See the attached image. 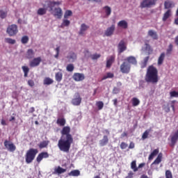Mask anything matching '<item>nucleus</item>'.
I'll return each mask as SVG.
<instances>
[{
  "label": "nucleus",
  "instance_id": "1",
  "mask_svg": "<svg viewBox=\"0 0 178 178\" xmlns=\"http://www.w3.org/2000/svg\"><path fill=\"white\" fill-rule=\"evenodd\" d=\"M70 127H63L60 131L61 136L58 142V147L62 152L69 153L73 143V136L70 134Z\"/></svg>",
  "mask_w": 178,
  "mask_h": 178
},
{
  "label": "nucleus",
  "instance_id": "2",
  "mask_svg": "<svg viewBox=\"0 0 178 178\" xmlns=\"http://www.w3.org/2000/svg\"><path fill=\"white\" fill-rule=\"evenodd\" d=\"M145 81H146V83H151L152 84H156V83L159 81L158 69L155 66L149 65L147 67L145 76Z\"/></svg>",
  "mask_w": 178,
  "mask_h": 178
},
{
  "label": "nucleus",
  "instance_id": "3",
  "mask_svg": "<svg viewBox=\"0 0 178 178\" xmlns=\"http://www.w3.org/2000/svg\"><path fill=\"white\" fill-rule=\"evenodd\" d=\"M47 8H40L38 10L37 14L39 16H43V15L47 14V10H49V12H52L54 10V8L55 6H59V5H62V1H46Z\"/></svg>",
  "mask_w": 178,
  "mask_h": 178
},
{
  "label": "nucleus",
  "instance_id": "4",
  "mask_svg": "<svg viewBox=\"0 0 178 178\" xmlns=\"http://www.w3.org/2000/svg\"><path fill=\"white\" fill-rule=\"evenodd\" d=\"M38 154V149L34 148H30L26 151L25 155V161L26 163H31L34 159H35V156Z\"/></svg>",
  "mask_w": 178,
  "mask_h": 178
},
{
  "label": "nucleus",
  "instance_id": "5",
  "mask_svg": "<svg viewBox=\"0 0 178 178\" xmlns=\"http://www.w3.org/2000/svg\"><path fill=\"white\" fill-rule=\"evenodd\" d=\"M6 33L10 37H14V35H16V34L19 33V29H17V25L11 24L8 26Z\"/></svg>",
  "mask_w": 178,
  "mask_h": 178
},
{
  "label": "nucleus",
  "instance_id": "6",
  "mask_svg": "<svg viewBox=\"0 0 178 178\" xmlns=\"http://www.w3.org/2000/svg\"><path fill=\"white\" fill-rule=\"evenodd\" d=\"M158 0H143L140 3V8L144 9V8H152V6H155L156 5V1Z\"/></svg>",
  "mask_w": 178,
  "mask_h": 178
},
{
  "label": "nucleus",
  "instance_id": "7",
  "mask_svg": "<svg viewBox=\"0 0 178 178\" xmlns=\"http://www.w3.org/2000/svg\"><path fill=\"white\" fill-rule=\"evenodd\" d=\"M81 100L82 99H81V96H80V93L76 92L74 94V98L72 99L71 103L74 106H79L81 104Z\"/></svg>",
  "mask_w": 178,
  "mask_h": 178
},
{
  "label": "nucleus",
  "instance_id": "8",
  "mask_svg": "<svg viewBox=\"0 0 178 178\" xmlns=\"http://www.w3.org/2000/svg\"><path fill=\"white\" fill-rule=\"evenodd\" d=\"M130 69H131L130 64L126 62L122 63L120 65V72L124 74H129L130 73Z\"/></svg>",
  "mask_w": 178,
  "mask_h": 178
},
{
  "label": "nucleus",
  "instance_id": "9",
  "mask_svg": "<svg viewBox=\"0 0 178 178\" xmlns=\"http://www.w3.org/2000/svg\"><path fill=\"white\" fill-rule=\"evenodd\" d=\"M170 147H171V148H175V145L177 144V141H178V129L177 130V131L174 133L173 135H170Z\"/></svg>",
  "mask_w": 178,
  "mask_h": 178
},
{
  "label": "nucleus",
  "instance_id": "10",
  "mask_svg": "<svg viewBox=\"0 0 178 178\" xmlns=\"http://www.w3.org/2000/svg\"><path fill=\"white\" fill-rule=\"evenodd\" d=\"M4 147H6L10 152H15V151H16V145L8 140L4 141Z\"/></svg>",
  "mask_w": 178,
  "mask_h": 178
},
{
  "label": "nucleus",
  "instance_id": "11",
  "mask_svg": "<svg viewBox=\"0 0 178 178\" xmlns=\"http://www.w3.org/2000/svg\"><path fill=\"white\" fill-rule=\"evenodd\" d=\"M51 13L54 17H56V19H62V16H63V11L62 10V8L59 7L54 8Z\"/></svg>",
  "mask_w": 178,
  "mask_h": 178
},
{
  "label": "nucleus",
  "instance_id": "12",
  "mask_svg": "<svg viewBox=\"0 0 178 178\" xmlns=\"http://www.w3.org/2000/svg\"><path fill=\"white\" fill-rule=\"evenodd\" d=\"M41 57H38L33 58L31 61L29 63V66L31 67H37V66H40V64L42 62Z\"/></svg>",
  "mask_w": 178,
  "mask_h": 178
},
{
  "label": "nucleus",
  "instance_id": "13",
  "mask_svg": "<svg viewBox=\"0 0 178 178\" xmlns=\"http://www.w3.org/2000/svg\"><path fill=\"white\" fill-rule=\"evenodd\" d=\"M44 159L49 158V154H48V152H42L40 153L36 158V162H38V163H40L41 161L44 159Z\"/></svg>",
  "mask_w": 178,
  "mask_h": 178
},
{
  "label": "nucleus",
  "instance_id": "14",
  "mask_svg": "<svg viewBox=\"0 0 178 178\" xmlns=\"http://www.w3.org/2000/svg\"><path fill=\"white\" fill-rule=\"evenodd\" d=\"M72 79L74 81H83L86 79V76H84V74L76 72L72 76Z\"/></svg>",
  "mask_w": 178,
  "mask_h": 178
},
{
  "label": "nucleus",
  "instance_id": "15",
  "mask_svg": "<svg viewBox=\"0 0 178 178\" xmlns=\"http://www.w3.org/2000/svg\"><path fill=\"white\" fill-rule=\"evenodd\" d=\"M115 24H113L110 27L107 28L104 33L106 37H111V35H113V33H115Z\"/></svg>",
  "mask_w": 178,
  "mask_h": 178
},
{
  "label": "nucleus",
  "instance_id": "16",
  "mask_svg": "<svg viewBox=\"0 0 178 178\" xmlns=\"http://www.w3.org/2000/svg\"><path fill=\"white\" fill-rule=\"evenodd\" d=\"M127 49V47L126 46V42L124 40H120V42L118 44V51L120 54H122V52H124Z\"/></svg>",
  "mask_w": 178,
  "mask_h": 178
},
{
  "label": "nucleus",
  "instance_id": "17",
  "mask_svg": "<svg viewBox=\"0 0 178 178\" xmlns=\"http://www.w3.org/2000/svg\"><path fill=\"white\" fill-rule=\"evenodd\" d=\"M108 143H109V138L106 135H104L103 136V138L99 141V144L100 147H105V145H107Z\"/></svg>",
  "mask_w": 178,
  "mask_h": 178
},
{
  "label": "nucleus",
  "instance_id": "18",
  "mask_svg": "<svg viewBox=\"0 0 178 178\" xmlns=\"http://www.w3.org/2000/svg\"><path fill=\"white\" fill-rule=\"evenodd\" d=\"M89 29V26L86 25V24H82L79 32V35H84V34H86V31H87Z\"/></svg>",
  "mask_w": 178,
  "mask_h": 178
},
{
  "label": "nucleus",
  "instance_id": "19",
  "mask_svg": "<svg viewBox=\"0 0 178 178\" xmlns=\"http://www.w3.org/2000/svg\"><path fill=\"white\" fill-rule=\"evenodd\" d=\"M113 62H115V56H111L106 60V67L109 69L111 66H112V65L113 64Z\"/></svg>",
  "mask_w": 178,
  "mask_h": 178
},
{
  "label": "nucleus",
  "instance_id": "20",
  "mask_svg": "<svg viewBox=\"0 0 178 178\" xmlns=\"http://www.w3.org/2000/svg\"><path fill=\"white\" fill-rule=\"evenodd\" d=\"M34 50H33L32 49H29L27 50L25 54V58H26V59H33V58H34Z\"/></svg>",
  "mask_w": 178,
  "mask_h": 178
},
{
  "label": "nucleus",
  "instance_id": "21",
  "mask_svg": "<svg viewBox=\"0 0 178 178\" xmlns=\"http://www.w3.org/2000/svg\"><path fill=\"white\" fill-rule=\"evenodd\" d=\"M65 172H66V169L62 168L60 166H58L54 169L53 175H62V173H65Z\"/></svg>",
  "mask_w": 178,
  "mask_h": 178
},
{
  "label": "nucleus",
  "instance_id": "22",
  "mask_svg": "<svg viewBox=\"0 0 178 178\" xmlns=\"http://www.w3.org/2000/svg\"><path fill=\"white\" fill-rule=\"evenodd\" d=\"M125 60H127V62L131 65H137V59H136V57L133 56L127 57Z\"/></svg>",
  "mask_w": 178,
  "mask_h": 178
},
{
  "label": "nucleus",
  "instance_id": "23",
  "mask_svg": "<svg viewBox=\"0 0 178 178\" xmlns=\"http://www.w3.org/2000/svg\"><path fill=\"white\" fill-rule=\"evenodd\" d=\"M70 62H74L77 59V55L74 52H70L67 56Z\"/></svg>",
  "mask_w": 178,
  "mask_h": 178
},
{
  "label": "nucleus",
  "instance_id": "24",
  "mask_svg": "<svg viewBox=\"0 0 178 178\" xmlns=\"http://www.w3.org/2000/svg\"><path fill=\"white\" fill-rule=\"evenodd\" d=\"M56 124L60 127H63L66 124V119L65 118H58L56 120Z\"/></svg>",
  "mask_w": 178,
  "mask_h": 178
},
{
  "label": "nucleus",
  "instance_id": "25",
  "mask_svg": "<svg viewBox=\"0 0 178 178\" xmlns=\"http://www.w3.org/2000/svg\"><path fill=\"white\" fill-rule=\"evenodd\" d=\"M175 6V3L172 1H165L164 2V8L165 9H170Z\"/></svg>",
  "mask_w": 178,
  "mask_h": 178
},
{
  "label": "nucleus",
  "instance_id": "26",
  "mask_svg": "<svg viewBox=\"0 0 178 178\" xmlns=\"http://www.w3.org/2000/svg\"><path fill=\"white\" fill-rule=\"evenodd\" d=\"M170 16H172V10L169 9L164 13L162 18L163 22H166Z\"/></svg>",
  "mask_w": 178,
  "mask_h": 178
},
{
  "label": "nucleus",
  "instance_id": "27",
  "mask_svg": "<svg viewBox=\"0 0 178 178\" xmlns=\"http://www.w3.org/2000/svg\"><path fill=\"white\" fill-rule=\"evenodd\" d=\"M165 56H166V54H165V52H163L160 54L158 58V62H157V65L159 66H161V65L163 63V60H165Z\"/></svg>",
  "mask_w": 178,
  "mask_h": 178
},
{
  "label": "nucleus",
  "instance_id": "28",
  "mask_svg": "<svg viewBox=\"0 0 178 178\" xmlns=\"http://www.w3.org/2000/svg\"><path fill=\"white\" fill-rule=\"evenodd\" d=\"M44 86H51V84H54V79L49 77H45L43 80Z\"/></svg>",
  "mask_w": 178,
  "mask_h": 178
},
{
  "label": "nucleus",
  "instance_id": "29",
  "mask_svg": "<svg viewBox=\"0 0 178 178\" xmlns=\"http://www.w3.org/2000/svg\"><path fill=\"white\" fill-rule=\"evenodd\" d=\"M62 79H63V74L60 72H56L55 74L56 81L60 83L62 81Z\"/></svg>",
  "mask_w": 178,
  "mask_h": 178
},
{
  "label": "nucleus",
  "instance_id": "30",
  "mask_svg": "<svg viewBox=\"0 0 178 178\" xmlns=\"http://www.w3.org/2000/svg\"><path fill=\"white\" fill-rule=\"evenodd\" d=\"M148 35L149 37H152V38H153V40H158V34L154 30H149Z\"/></svg>",
  "mask_w": 178,
  "mask_h": 178
},
{
  "label": "nucleus",
  "instance_id": "31",
  "mask_svg": "<svg viewBox=\"0 0 178 178\" xmlns=\"http://www.w3.org/2000/svg\"><path fill=\"white\" fill-rule=\"evenodd\" d=\"M159 154V149H155L149 156L148 159L149 161H152L154 156Z\"/></svg>",
  "mask_w": 178,
  "mask_h": 178
},
{
  "label": "nucleus",
  "instance_id": "32",
  "mask_svg": "<svg viewBox=\"0 0 178 178\" xmlns=\"http://www.w3.org/2000/svg\"><path fill=\"white\" fill-rule=\"evenodd\" d=\"M118 27H122V29H127L129 27V25L127 24V22L124 20H121L118 23Z\"/></svg>",
  "mask_w": 178,
  "mask_h": 178
},
{
  "label": "nucleus",
  "instance_id": "33",
  "mask_svg": "<svg viewBox=\"0 0 178 178\" xmlns=\"http://www.w3.org/2000/svg\"><path fill=\"white\" fill-rule=\"evenodd\" d=\"M162 162V153H160L152 165H159Z\"/></svg>",
  "mask_w": 178,
  "mask_h": 178
},
{
  "label": "nucleus",
  "instance_id": "34",
  "mask_svg": "<svg viewBox=\"0 0 178 178\" xmlns=\"http://www.w3.org/2000/svg\"><path fill=\"white\" fill-rule=\"evenodd\" d=\"M49 144V141L44 140V141L40 143L38 147L40 149H42V148H47V147H48Z\"/></svg>",
  "mask_w": 178,
  "mask_h": 178
},
{
  "label": "nucleus",
  "instance_id": "35",
  "mask_svg": "<svg viewBox=\"0 0 178 178\" xmlns=\"http://www.w3.org/2000/svg\"><path fill=\"white\" fill-rule=\"evenodd\" d=\"M115 77V74L112 72H107L106 75H104L102 78V80H106V79H113Z\"/></svg>",
  "mask_w": 178,
  "mask_h": 178
},
{
  "label": "nucleus",
  "instance_id": "36",
  "mask_svg": "<svg viewBox=\"0 0 178 178\" xmlns=\"http://www.w3.org/2000/svg\"><path fill=\"white\" fill-rule=\"evenodd\" d=\"M68 176H74V177L80 176V170H73L70 172L68 173Z\"/></svg>",
  "mask_w": 178,
  "mask_h": 178
},
{
  "label": "nucleus",
  "instance_id": "37",
  "mask_svg": "<svg viewBox=\"0 0 178 178\" xmlns=\"http://www.w3.org/2000/svg\"><path fill=\"white\" fill-rule=\"evenodd\" d=\"M103 9L104 10L106 16H111V13H112V9L111 7L106 6L103 8Z\"/></svg>",
  "mask_w": 178,
  "mask_h": 178
},
{
  "label": "nucleus",
  "instance_id": "38",
  "mask_svg": "<svg viewBox=\"0 0 178 178\" xmlns=\"http://www.w3.org/2000/svg\"><path fill=\"white\" fill-rule=\"evenodd\" d=\"M22 69L24 72V77H28L29 72H30V68H29V67H27V66H22Z\"/></svg>",
  "mask_w": 178,
  "mask_h": 178
},
{
  "label": "nucleus",
  "instance_id": "39",
  "mask_svg": "<svg viewBox=\"0 0 178 178\" xmlns=\"http://www.w3.org/2000/svg\"><path fill=\"white\" fill-rule=\"evenodd\" d=\"M70 16H73V12L70 10H67L64 14V19H69Z\"/></svg>",
  "mask_w": 178,
  "mask_h": 178
},
{
  "label": "nucleus",
  "instance_id": "40",
  "mask_svg": "<svg viewBox=\"0 0 178 178\" xmlns=\"http://www.w3.org/2000/svg\"><path fill=\"white\" fill-rule=\"evenodd\" d=\"M68 26H70V21L65 18L61 24V27H68Z\"/></svg>",
  "mask_w": 178,
  "mask_h": 178
},
{
  "label": "nucleus",
  "instance_id": "41",
  "mask_svg": "<svg viewBox=\"0 0 178 178\" xmlns=\"http://www.w3.org/2000/svg\"><path fill=\"white\" fill-rule=\"evenodd\" d=\"M145 51H147L148 54L151 55V54H152L154 50L152 49V48L151 47V46L148 43H145Z\"/></svg>",
  "mask_w": 178,
  "mask_h": 178
},
{
  "label": "nucleus",
  "instance_id": "42",
  "mask_svg": "<svg viewBox=\"0 0 178 178\" xmlns=\"http://www.w3.org/2000/svg\"><path fill=\"white\" fill-rule=\"evenodd\" d=\"M133 106H138L140 105V100L137 97L132 98Z\"/></svg>",
  "mask_w": 178,
  "mask_h": 178
},
{
  "label": "nucleus",
  "instance_id": "43",
  "mask_svg": "<svg viewBox=\"0 0 178 178\" xmlns=\"http://www.w3.org/2000/svg\"><path fill=\"white\" fill-rule=\"evenodd\" d=\"M131 168L134 170V172H137L138 170V168H137V164L136 161H134L131 163Z\"/></svg>",
  "mask_w": 178,
  "mask_h": 178
},
{
  "label": "nucleus",
  "instance_id": "44",
  "mask_svg": "<svg viewBox=\"0 0 178 178\" xmlns=\"http://www.w3.org/2000/svg\"><path fill=\"white\" fill-rule=\"evenodd\" d=\"M96 106H97L99 111L102 110L104 108V102L102 101L97 102Z\"/></svg>",
  "mask_w": 178,
  "mask_h": 178
},
{
  "label": "nucleus",
  "instance_id": "45",
  "mask_svg": "<svg viewBox=\"0 0 178 178\" xmlns=\"http://www.w3.org/2000/svg\"><path fill=\"white\" fill-rule=\"evenodd\" d=\"M172 51H173V44H170L168 48L166 50V55H171Z\"/></svg>",
  "mask_w": 178,
  "mask_h": 178
},
{
  "label": "nucleus",
  "instance_id": "46",
  "mask_svg": "<svg viewBox=\"0 0 178 178\" xmlns=\"http://www.w3.org/2000/svg\"><path fill=\"white\" fill-rule=\"evenodd\" d=\"M6 42H8V44H16V40L10 38H6Z\"/></svg>",
  "mask_w": 178,
  "mask_h": 178
},
{
  "label": "nucleus",
  "instance_id": "47",
  "mask_svg": "<svg viewBox=\"0 0 178 178\" xmlns=\"http://www.w3.org/2000/svg\"><path fill=\"white\" fill-rule=\"evenodd\" d=\"M66 69L67 72H73L74 70V65L73 64H69L67 65Z\"/></svg>",
  "mask_w": 178,
  "mask_h": 178
},
{
  "label": "nucleus",
  "instance_id": "48",
  "mask_svg": "<svg viewBox=\"0 0 178 178\" xmlns=\"http://www.w3.org/2000/svg\"><path fill=\"white\" fill-rule=\"evenodd\" d=\"M149 135V130H146L142 135V140H145L146 138H148Z\"/></svg>",
  "mask_w": 178,
  "mask_h": 178
},
{
  "label": "nucleus",
  "instance_id": "49",
  "mask_svg": "<svg viewBox=\"0 0 178 178\" xmlns=\"http://www.w3.org/2000/svg\"><path fill=\"white\" fill-rule=\"evenodd\" d=\"M165 178H173V175H172V171L167 170L165 171Z\"/></svg>",
  "mask_w": 178,
  "mask_h": 178
},
{
  "label": "nucleus",
  "instance_id": "50",
  "mask_svg": "<svg viewBox=\"0 0 178 178\" xmlns=\"http://www.w3.org/2000/svg\"><path fill=\"white\" fill-rule=\"evenodd\" d=\"M170 95L171 98H178V92H176L175 90L171 91Z\"/></svg>",
  "mask_w": 178,
  "mask_h": 178
},
{
  "label": "nucleus",
  "instance_id": "51",
  "mask_svg": "<svg viewBox=\"0 0 178 178\" xmlns=\"http://www.w3.org/2000/svg\"><path fill=\"white\" fill-rule=\"evenodd\" d=\"M148 60H149V56H147L144 58L143 63L142 65V68L144 69L147 66V63H148Z\"/></svg>",
  "mask_w": 178,
  "mask_h": 178
},
{
  "label": "nucleus",
  "instance_id": "52",
  "mask_svg": "<svg viewBox=\"0 0 178 178\" xmlns=\"http://www.w3.org/2000/svg\"><path fill=\"white\" fill-rule=\"evenodd\" d=\"M8 16V13L1 10H0V17L1 19H5Z\"/></svg>",
  "mask_w": 178,
  "mask_h": 178
},
{
  "label": "nucleus",
  "instance_id": "53",
  "mask_svg": "<svg viewBox=\"0 0 178 178\" xmlns=\"http://www.w3.org/2000/svg\"><path fill=\"white\" fill-rule=\"evenodd\" d=\"M21 41L22 44H27V42H29V36L27 35L23 36L22 38Z\"/></svg>",
  "mask_w": 178,
  "mask_h": 178
},
{
  "label": "nucleus",
  "instance_id": "54",
  "mask_svg": "<svg viewBox=\"0 0 178 178\" xmlns=\"http://www.w3.org/2000/svg\"><path fill=\"white\" fill-rule=\"evenodd\" d=\"M127 147H128L127 143H126L124 142L121 143V144H120L121 149H126L127 148Z\"/></svg>",
  "mask_w": 178,
  "mask_h": 178
},
{
  "label": "nucleus",
  "instance_id": "55",
  "mask_svg": "<svg viewBox=\"0 0 178 178\" xmlns=\"http://www.w3.org/2000/svg\"><path fill=\"white\" fill-rule=\"evenodd\" d=\"M101 58V54H93V55L92 56V59L93 60H97V59H98V58Z\"/></svg>",
  "mask_w": 178,
  "mask_h": 178
},
{
  "label": "nucleus",
  "instance_id": "56",
  "mask_svg": "<svg viewBox=\"0 0 178 178\" xmlns=\"http://www.w3.org/2000/svg\"><path fill=\"white\" fill-rule=\"evenodd\" d=\"M120 92V89L118 88L114 87L113 89V94H119Z\"/></svg>",
  "mask_w": 178,
  "mask_h": 178
},
{
  "label": "nucleus",
  "instance_id": "57",
  "mask_svg": "<svg viewBox=\"0 0 178 178\" xmlns=\"http://www.w3.org/2000/svg\"><path fill=\"white\" fill-rule=\"evenodd\" d=\"M28 85L29 86V87H34V86H35V83H34V81L30 79L28 81Z\"/></svg>",
  "mask_w": 178,
  "mask_h": 178
},
{
  "label": "nucleus",
  "instance_id": "58",
  "mask_svg": "<svg viewBox=\"0 0 178 178\" xmlns=\"http://www.w3.org/2000/svg\"><path fill=\"white\" fill-rule=\"evenodd\" d=\"M134 175V173H133V172L130 171L129 173H128V176L126 177L127 178H133V176Z\"/></svg>",
  "mask_w": 178,
  "mask_h": 178
},
{
  "label": "nucleus",
  "instance_id": "59",
  "mask_svg": "<svg viewBox=\"0 0 178 178\" xmlns=\"http://www.w3.org/2000/svg\"><path fill=\"white\" fill-rule=\"evenodd\" d=\"M134 147H135L134 143L131 142L129 144V149H133V148H134Z\"/></svg>",
  "mask_w": 178,
  "mask_h": 178
},
{
  "label": "nucleus",
  "instance_id": "60",
  "mask_svg": "<svg viewBox=\"0 0 178 178\" xmlns=\"http://www.w3.org/2000/svg\"><path fill=\"white\" fill-rule=\"evenodd\" d=\"M34 112H35V108L34 107H31L29 111V113H34Z\"/></svg>",
  "mask_w": 178,
  "mask_h": 178
},
{
  "label": "nucleus",
  "instance_id": "61",
  "mask_svg": "<svg viewBox=\"0 0 178 178\" xmlns=\"http://www.w3.org/2000/svg\"><path fill=\"white\" fill-rule=\"evenodd\" d=\"M113 105H114L115 107H118V99H113Z\"/></svg>",
  "mask_w": 178,
  "mask_h": 178
},
{
  "label": "nucleus",
  "instance_id": "62",
  "mask_svg": "<svg viewBox=\"0 0 178 178\" xmlns=\"http://www.w3.org/2000/svg\"><path fill=\"white\" fill-rule=\"evenodd\" d=\"M144 166H145V163H142L138 165V169H141V168H144Z\"/></svg>",
  "mask_w": 178,
  "mask_h": 178
},
{
  "label": "nucleus",
  "instance_id": "63",
  "mask_svg": "<svg viewBox=\"0 0 178 178\" xmlns=\"http://www.w3.org/2000/svg\"><path fill=\"white\" fill-rule=\"evenodd\" d=\"M164 111L167 113L170 112V108L169 106L164 107Z\"/></svg>",
  "mask_w": 178,
  "mask_h": 178
},
{
  "label": "nucleus",
  "instance_id": "64",
  "mask_svg": "<svg viewBox=\"0 0 178 178\" xmlns=\"http://www.w3.org/2000/svg\"><path fill=\"white\" fill-rule=\"evenodd\" d=\"M175 44H177V45H178V36L175 37Z\"/></svg>",
  "mask_w": 178,
  "mask_h": 178
}]
</instances>
